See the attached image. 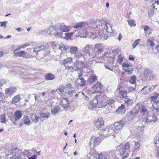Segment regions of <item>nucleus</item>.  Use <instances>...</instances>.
<instances>
[{
    "mask_svg": "<svg viewBox=\"0 0 159 159\" xmlns=\"http://www.w3.org/2000/svg\"><path fill=\"white\" fill-rule=\"evenodd\" d=\"M103 95L102 94L96 95L94 98L93 100L90 102L88 105V108L90 110H93L96 107L98 108H104L107 106L112 107V105L114 103V101L113 100H109L107 103L105 102V100L102 98Z\"/></svg>",
    "mask_w": 159,
    "mask_h": 159,
    "instance_id": "nucleus-1",
    "label": "nucleus"
},
{
    "mask_svg": "<svg viewBox=\"0 0 159 159\" xmlns=\"http://www.w3.org/2000/svg\"><path fill=\"white\" fill-rule=\"evenodd\" d=\"M8 152L9 153L7 154L8 156L9 155H12V156L8 157V159H19L23 153L20 149L17 148H12L11 150H8Z\"/></svg>",
    "mask_w": 159,
    "mask_h": 159,
    "instance_id": "nucleus-2",
    "label": "nucleus"
},
{
    "mask_svg": "<svg viewBox=\"0 0 159 159\" xmlns=\"http://www.w3.org/2000/svg\"><path fill=\"white\" fill-rule=\"evenodd\" d=\"M130 145L127 142L124 144L123 147L120 149V156L122 158L125 159L128 157L130 151Z\"/></svg>",
    "mask_w": 159,
    "mask_h": 159,
    "instance_id": "nucleus-3",
    "label": "nucleus"
},
{
    "mask_svg": "<svg viewBox=\"0 0 159 159\" xmlns=\"http://www.w3.org/2000/svg\"><path fill=\"white\" fill-rule=\"evenodd\" d=\"M104 51V48L102 45V43H97L95 44L94 48V51L96 54L99 55L100 54V57H102L105 58V55L101 56L102 55V52Z\"/></svg>",
    "mask_w": 159,
    "mask_h": 159,
    "instance_id": "nucleus-4",
    "label": "nucleus"
},
{
    "mask_svg": "<svg viewBox=\"0 0 159 159\" xmlns=\"http://www.w3.org/2000/svg\"><path fill=\"white\" fill-rule=\"evenodd\" d=\"M58 31L56 33H54V35L57 37H61L63 35V32H66L69 31V29L67 26L65 25L64 23H62L60 25V29L59 31L58 30L56 31Z\"/></svg>",
    "mask_w": 159,
    "mask_h": 159,
    "instance_id": "nucleus-5",
    "label": "nucleus"
},
{
    "mask_svg": "<svg viewBox=\"0 0 159 159\" xmlns=\"http://www.w3.org/2000/svg\"><path fill=\"white\" fill-rule=\"evenodd\" d=\"M97 21L95 20H94L93 19H90L87 22V26L89 27L92 28H100L101 27L100 25L99 24H97ZM101 27H103V25L101 23Z\"/></svg>",
    "mask_w": 159,
    "mask_h": 159,
    "instance_id": "nucleus-6",
    "label": "nucleus"
},
{
    "mask_svg": "<svg viewBox=\"0 0 159 159\" xmlns=\"http://www.w3.org/2000/svg\"><path fill=\"white\" fill-rule=\"evenodd\" d=\"M22 116V111L20 110L16 111L14 113V117L10 118L11 121L15 123L16 121H18Z\"/></svg>",
    "mask_w": 159,
    "mask_h": 159,
    "instance_id": "nucleus-7",
    "label": "nucleus"
},
{
    "mask_svg": "<svg viewBox=\"0 0 159 159\" xmlns=\"http://www.w3.org/2000/svg\"><path fill=\"white\" fill-rule=\"evenodd\" d=\"M125 124L124 121L123 120H121L120 121L114 123L113 125H111V127L113 128L114 129L118 130L122 129L123 127Z\"/></svg>",
    "mask_w": 159,
    "mask_h": 159,
    "instance_id": "nucleus-8",
    "label": "nucleus"
},
{
    "mask_svg": "<svg viewBox=\"0 0 159 159\" xmlns=\"http://www.w3.org/2000/svg\"><path fill=\"white\" fill-rule=\"evenodd\" d=\"M139 105L138 104L135 106L134 108L130 111L129 116V117L131 119H132L138 113L139 110Z\"/></svg>",
    "mask_w": 159,
    "mask_h": 159,
    "instance_id": "nucleus-9",
    "label": "nucleus"
},
{
    "mask_svg": "<svg viewBox=\"0 0 159 159\" xmlns=\"http://www.w3.org/2000/svg\"><path fill=\"white\" fill-rule=\"evenodd\" d=\"M61 105L66 110H68L70 108L69 101L67 98H63L61 100Z\"/></svg>",
    "mask_w": 159,
    "mask_h": 159,
    "instance_id": "nucleus-10",
    "label": "nucleus"
},
{
    "mask_svg": "<svg viewBox=\"0 0 159 159\" xmlns=\"http://www.w3.org/2000/svg\"><path fill=\"white\" fill-rule=\"evenodd\" d=\"M156 86V85L152 86L151 87H150L148 86H145L142 89L140 92H141L142 94H147L148 93L152 90L154 89Z\"/></svg>",
    "mask_w": 159,
    "mask_h": 159,
    "instance_id": "nucleus-11",
    "label": "nucleus"
},
{
    "mask_svg": "<svg viewBox=\"0 0 159 159\" xmlns=\"http://www.w3.org/2000/svg\"><path fill=\"white\" fill-rule=\"evenodd\" d=\"M101 138L100 137H96L93 136L92 137L90 140V146L93 145V146L96 145V144H98V143L100 142V141Z\"/></svg>",
    "mask_w": 159,
    "mask_h": 159,
    "instance_id": "nucleus-12",
    "label": "nucleus"
},
{
    "mask_svg": "<svg viewBox=\"0 0 159 159\" xmlns=\"http://www.w3.org/2000/svg\"><path fill=\"white\" fill-rule=\"evenodd\" d=\"M14 56L19 57H22L25 58H29L28 54L25 51L22 50L19 52H14Z\"/></svg>",
    "mask_w": 159,
    "mask_h": 159,
    "instance_id": "nucleus-13",
    "label": "nucleus"
},
{
    "mask_svg": "<svg viewBox=\"0 0 159 159\" xmlns=\"http://www.w3.org/2000/svg\"><path fill=\"white\" fill-rule=\"evenodd\" d=\"M156 120V116L154 115H153L152 116H148L146 119V122L148 124L155 122Z\"/></svg>",
    "mask_w": 159,
    "mask_h": 159,
    "instance_id": "nucleus-14",
    "label": "nucleus"
},
{
    "mask_svg": "<svg viewBox=\"0 0 159 159\" xmlns=\"http://www.w3.org/2000/svg\"><path fill=\"white\" fill-rule=\"evenodd\" d=\"M104 121L102 118L97 119L94 123V126L97 128L99 129L104 125Z\"/></svg>",
    "mask_w": 159,
    "mask_h": 159,
    "instance_id": "nucleus-15",
    "label": "nucleus"
},
{
    "mask_svg": "<svg viewBox=\"0 0 159 159\" xmlns=\"http://www.w3.org/2000/svg\"><path fill=\"white\" fill-rule=\"evenodd\" d=\"M90 153L92 156L94 158L96 159L103 158V155L102 153L98 154L96 150L91 151Z\"/></svg>",
    "mask_w": 159,
    "mask_h": 159,
    "instance_id": "nucleus-16",
    "label": "nucleus"
},
{
    "mask_svg": "<svg viewBox=\"0 0 159 159\" xmlns=\"http://www.w3.org/2000/svg\"><path fill=\"white\" fill-rule=\"evenodd\" d=\"M85 84V81L83 78H77L75 82V84L77 86H83Z\"/></svg>",
    "mask_w": 159,
    "mask_h": 159,
    "instance_id": "nucleus-17",
    "label": "nucleus"
},
{
    "mask_svg": "<svg viewBox=\"0 0 159 159\" xmlns=\"http://www.w3.org/2000/svg\"><path fill=\"white\" fill-rule=\"evenodd\" d=\"M140 113L141 115H147L148 113V111L144 106H141L139 108Z\"/></svg>",
    "mask_w": 159,
    "mask_h": 159,
    "instance_id": "nucleus-18",
    "label": "nucleus"
},
{
    "mask_svg": "<svg viewBox=\"0 0 159 159\" xmlns=\"http://www.w3.org/2000/svg\"><path fill=\"white\" fill-rule=\"evenodd\" d=\"M16 88L10 87L5 89V94L10 95L16 92Z\"/></svg>",
    "mask_w": 159,
    "mask_h": 159,
    "instance_id": "nucleus-19",
    "label": "nucleus"
},
{
    "mask_svg": "<svg viewBox=\"0 0 159 159\" xmlns=\"http://www.w3.org/2000/svg\"><path fill=\"white\" fill-rule=\"evenodd\" d=\"M49 30L50 31L48 30H47L46 31L45 30H40L39 32V34H45L47 33H48L49 34H52V31L54 30V28L53 27H51L49 28Z\"/></svg>",
    "mask_w": 159,
    "mask_h": 159,
    "instance_id": "nucleus-20",
    "label": "nucleus"
},
{
    "mask_svg": "<svg viewBox=\"0 0 159 159\" xmlns=\"http://www.w3.org/2000/svg\"><path fill=\"white\" fill-rule=\"evenodd\" d=\"M153 72V71L151 69L148 68H146L144 71L143 76L145 78H147Z\"/></svg>",
    "mask_w": 159,
    "mask_h": 159,
    "instance_id": "nucleus-21",
    "label": "nucleus"
},
{
    "mask_svg": "<svg viewBox=\"0 0 159 159\" xmlns=\"http://www.w3.org/2000/svg\"><path fill=\"white\" fill-rule=\"evenodd\" d=\"M45 78L46 80H54L55 79V77L52 74L49 73L45 75Z\"/></svg>",
    "mask_w": 159,
    "mask_h": 159,
    "instance_id": "nucleus-22",
    "label": "nucleus"
},
{
    "mask_svg": "<svg viewBox=\"0 0 159 159\" xmlns=\"http://www.w3.org/2000/svg\"><path fill=\"white\" fill-rule=\"evenodd\" d=\"M107 131L108 132L107 136H109L110 135L115 136L116 134V131L113 128L111 127V125L109 128H107Z\"/></svg>",
    "mask_w": 159,
    "mask_h": 159,
    "instance_id": "nucleus-23",
    "label": "nucleus"
},
{
    "mask_svg": "<svg viewBox=\"0 0 159 159\" xmlns=\"http://www.w3.org/2000/svg\"><path fill=\"white\" fill-rule=\"evenodd\" d=\"M93 48V46L92 45H86L83 48V51L85 53H89L92 50Z\"/></svg>",
    "mask_w": 159,
    "mask_h": 159,
    "instance_id": "nucleus-24",
    "label": "nucleus"
},
{
    "mask_svg": "<svg viewBox=\"0 0 159 159\" xmlns=\"http://www.w3.org/2000/svg\"><path fill=\"white\" fill-rule=\"evenodd\" d=\"M51 112L53 115H55L59 112L60 110V108L58 106H56L53 107L51 106Z\"/></svg>",
    "mask_w": 159,
    "mask_h": 159,
    "instance_id": "nucleus-25",
    "label": "nucleus"
},
{
    "mask_svg": "<svg viewBox=\"0 0 159 159\" xmlns=\"http://www.w3.org/2000/svg\"><path fill=\"white\" fill-rule=\"evenodd\" d=\"M101 83L97 82L96 85H95L93 87V89H94V92H98L101 91Z\"/></svg>",
    "mask_w": 159,
    "mask_h": 159,
    "instance_id": "nucleus-26",
    "label": "nucleus"
},
{
    "mask_svg": "<svg viewBox=\"0 0 159 159\" xmlns=\"http://www.w3.org/2000/svg\"><path fill=\"white\" fill-rule=\"evenodd\" d=\"M97 80V76L96 75H93L89 77L88 81L90 84H93Z\"/></svg>",
    "mask_w": 159,
    "mask_h": 159,
    "instance_id": "nucleus-27",
    "label": "nucleus"
},
{
    "mask_svg": "<svg viewBox=\"0 0 159 159\" xmlns=\"http://www.w3.org/2000/svg\"><path fill=\"white\" fill-rule=\"evenodd\" d=\"M140 144L138 142H136L134 145V149L133 151V154H135L136 152L138 151V149L140 148Z\"/></svg>",
    "mask_w": 159,
    "mask_h": 159,
    "instance_id": "nucleus-28",
    "label": "nucleus"
},
{
    "mask_svg": "<svg viewBox=\"0 0 159 159\" xmlns=\"http://www.w3.org/2000/svg\"><path fill=\"white\" fill-rule=\"evenodd\" d=\"M103 25L104 26L102 27V28H104L106 29V31L107 32H111L109 30V28L111 29H111L112 26L110 24L105 22L104 24Z\"/></svg>",
    "mask_w": 159,
    "mask_h": 159,
    "instance_id": "nucleus-29",
    "label": "nucleus"
},
{
    "mask_svg": "<svg viewBox=\"0 0 159 159\" xmlns=\"http://www.w3.org/2000/svg\"><path fill=\"white\" fill-rule=\"evenodd\" d=\"M39 115L43 118H48L50 116V113L48 112L46 113L41 112L39 113Z\"/></svg>",
    "mask_w": 159,
    "mask_h": 159,
    "instance_id": "nucleus-30",
    "label": "nucleus"
},
{
    "mask_svg": "<svg viewBox=\"0 0 159 159\" xmlns=\"http://www.w3.org/2000/svg\"><path fill=\"white\" fill-rule=\"evenodd\" d=\"M72 61V58L71 57H67L64 59L62 61V65H65L68 63L71 62Z\"/></svg>",
    "mask_w": 159,
    "mask_h": 159,
    "instance_id": "nucleus-31",
    "label": "nucleus"
},
{
    "mask_svg": "<svg viewBox=\"0 0 159 159\" xmlns=\"http://www.w3.org/2000/svg\"><path fill=\"white\" fill-rule=\"evenodd\" d=\"M20 99V95H17L15 96L12 99V103L13 104H14L16 103H17L19 101Z\"/></svg>",
    "mask_w": 159,
    "mask_h": 159,
    "instance_id": "nucleus-32",
    "label": "nucleus"
},
{
    "mask_svg": "<svg viewBox=\"0 0 159 159\" xmlns=\"http://www.w3.org/2000/svg\"><path fill=\"white\" fill-rule=\"evenodd\" d=\"M65 87L64 85H61L59 88L56 89L57 92L59 94H62V93L64 92Z\"/></svg>",
    "mask_w": 159,
    "mask_h": 159,
    "instance_id": "nucleus-33",
    "label": "nucleus"
},
{
    "mask_svg": "<svg viewBox=\"0 0 159 159\" xmlns=\"http://www.w3.org/2000/svg\"><path fill=\"white\" fill-rule=\"evenodd\" d=\"M108 132L107 131V128H106V129H103L102 130L99 134H100L102 136H104L106 137L108 136Z\"/></svg>",
    "mask_w": 159,
    "mask_h": 159,
    "instance_id": "nucleus-34",
    "label": "nucleus"
},
{
    "mask_svg": "<svg viewBox=\"0 0 159 159\" xmlns=\"http://www.w3.org/2000/svg\"><path fill=\"white\" fill-rule=\"evenodd\" d=\"M31 119L34 122L36 123L39 122V119H41V118L33 115L31 116Z\"/></svg>",
    "mask_w": 159,
    "mask_h": 159,
    "instance_id": "nucleus-35",
    "label": "nucleus"
},
{
    "mask_svg": "<svg viewBox=\"0 0 159 159\" xmlns=\"http://www.w3.org/2000/svg\"><path fill=\"white\" fill-rule=\"evenodd\" d=\"M70 49V52L71 54H75L78 51V48L76 47L71 46Z\"/></svg>",
    "mask_w": 159,
    "mask_h": 159,
    "instance_id": "nucleus-36",
    "label": "nucleus"
},
{
    "mask_svg": "<svg viewBox=\"0 0 159 159\" xmlns=\"http://www.w3.org/2000/svg\"><path fill=\"white\" fill-rule=\"evenodd\" d=\"M73 34V33H66L65 34V36H61V37L64 38L65 39H68L71 37L72 35Z\"/></svg>",
    "mask_w": 159,
    "mask_h": 159,
    "instance_id": "nucleus-37",
    "label": "nucleus"
},
{
    "mask_svg": "<svg viewBox=\"0 0 159 159\" xmlns=\"http://www.w3.org/2000/svg\"><path fill=\"white\" fill-rule=\"evenodd\" d=\"M147 45L149 47L152 48L153 49V47L154 46L155 43L152 40L150 39H148L147 40Z\"/></svg>",
    "mask_w": 159,
    "mask_h": 159,
    "instance_id": "nucleus-38",
    "label": "nucleus"
},
{
    "mask_svg": "<svg viewBox=\"0 0 159 159\" xmlns=\"http://www.w3.org/2000/svg\"><path fill=\"white\" fill-rule=\"evenodd\" d=\"M136 77L135 75H133L130 77L129 82L132 84H135L136 83Z\"/></svg>",
    "mask_w": 159,
    "mask_h": 159,
    "instance_id": "nucleus-39",
    "label": "nucleus"
},
{
    "mask_svg": "<svg viewBox=\"0 0 159 159\" xmlns=\"http://www.w3.org/2000/svg\"><path fill=\"white\" fill-rule=\"evenodd\" d=\"M22 121L25 124L27 125H29L30 124V121L27 116H26L23 118Z\"/></svg>",
    "mask_w": 159,
    "mask_h": 159,
    "instance_id": "nucleus-40",
    "label": "nucleus"
},
{
    "mask_svg": "<svg viewBox=\"0 0 159 159\" xmlns=\"http://www.w3.org/2000/svg\"><path fill=\"white\" fill-rule=\"evenodd\" d=\"M87 24V23L84 24V22H78L76 23V24H75L74 26V27L75 28H78L79 27H80L82 26L83 25V26H85L86 25H86Z\"/></svg>",
    "mask_w": 159,
    "mask_h": 159,
    "instance_id": "nucleus-41",
    "label": "nucleus"
},
{
    "mask_svg": "<svg viewBox=\"0 0 159 159\" xmlns=\"http://www.w3.org/2000/svg\"><path fill=\"white\" fill-rule=\"evenodd\" d=\"M125 102L127 106H129L133 104V101L132 100L128 98H126L125 100Z\"/></svg>",
    "mask_w": 159,
    "mask_h": 159,
    "instance_id": "nucleus-42",
    "label": "nucleus"
},
{
    "mask_svg": "<svg viewBox=\"0 0 159 159\" xmlns=\"http://www.w3.org/2000/svg\"><path fill=\"white\" fill-rule=\"evenodd\" d=\"M152 102H153L152 103V104L153 106V109L154 107H159V98H158L157 100L154 101Z\"/></svg>",
    "mask_w": 159,
    "mask_h": 159,
    "instance_id": "nucleus-43",
    "label": "nucleus"
},
{
    "mask_svg": "<svg viewBox=\"0 0 159 159\" xmlns=\"http://www.w3.org/2000/svg\"><path fill=\"white\" fill-rule=\"evenodd\" d=\"M124 70L125 71L128 72V74H132L133 73V69L130 67L125 68Z\"/></svg>",
    "mask_w": 159,
    "mask_h": 159,
    "instance_id": "nucleus-44",
    "label": "nucleus"
},
{
    "mask_svg": "<svg viewBox=\"0 0 159 159\" xmlns=\"http://www.w3.org/2000/svg\"><path fill=\"white\" fill-rule=\"evenodd\" d=\"M84 32L86 33V35L85 36H83V37H87V35H88L89 34L90 35L92 34V36H91V37L93 38H95L96 37V35L94 33H93L92 32H89V33L87 32V31H84Z\"/></svg>",
    "mask_w": 159,
    "mask_h": 159,
    "instance_id": "nucleus-45",
    "label": "nucleus"
},
{
    "mask_svg": "<svg viewBox=\"0 0 159 159\" xmlns=\"http://www.w3.org/2000/svg\"><path fill=\"white\" fill-rule=\"evenodd\" d=\"M119 93L122 95V97L125 99L126 98H127V97L128 96H127V92L126 91L120 90Z\"/></svg>",
    "mask_w": 159,
    "mask_h": 159,
    "instance_id": "nucleus-46",
    "label": "nucleus"
},
{
    "mask_svg": "<svg viewBox=\"0 0 159 159\" xmlns=\"http://www.w3.org/2000/svg\"><path fill=\"white\" fill-rule=\"evenodd\" d=\"M78 62H78V61H76L74 63L73 66L75 68H76L75 69V70L76 71H77L78 70H80V68L79 67H78V66L79 65L78 63H79Z\"/></svg>",
    "mask_w": 159,
    "mask_h": 159,
    "instance_id": "nucleus-47",
    "label": "nucleus"
},
{
    "mask_svg": "<svg viewBox=\"0 0 159 159\" xmlns=\"http://www.w3.org/2000/svg\"><path fill=\"white\" fill-rule=\"evenodd\" d=\"M153 142L156 147L159 148V137H156L153 140Z\"/></svg>",
    "mask_w": 159,
    "mask_h": 159,
    "instance_id": "nucleus-48",
    "label": "nucleus"
},
{
    "mask_svg": "<svg viewBox=\"0 0 159 159\" xmlns=\"http://www.w3.org/2000/svg\"><path fill=\"white\" fill-rule=\"evenodd\" d=\"M141 39H138L137 40H135L134 42L132 43V47L133 48H135L136 46L139 43Z\"/></svg>",
    "mask_w": 159,
    "mask_h": 159,
    "instance_id": "nucleus-49",
    "label": "nucleus"
},
{
    "mask_svg": "<svg viewBox=\"0 0 159 159\" xmlns=\"http://www.w3.org/2000/svg\"><path fill=\"white\" fill-rule=\"evenodd\" d=\"M86 72L90 75H93L94 73V71L92 68L91 67L87 69Z\"/></svg>",
    "mask_w": 159,
    "mask_h": 159,
    "instance_id": "nucleus-50",
    "label": "nucleus"
},
{
    "mask_svg": "<svg viewBox=\"0 0 159 159\" xmlns=\"http://www.w3.org/2000/svg\"><path fill=\"white\" fill-rule=\"evenodd\" d=\"M158 97V94L157 93H154L153 95L151 96L150 99L152 101L155 100Z\"/></svg>",
    "mask_w": 159,
    "mask_h": 159,
    "instance_id": "nucleus-51",
    "label": "nucleus"
},
{
    "mask_svg": "<svg viewBox=\"0 0 159 159\" xmlns=\"http://www.w3.org/2000/svg\"><path fill=\"white\" fill-rule=\"evenodd\" d=\"M0 120L2 123H5L6 122L5 115H1L0 117Z\"/></svg>",
    "mask_w": 159,
    "mask_h": 159,
    "instance_id": "nucleus-52",
    "label": "nucleus"
},
{
    "mask_svg": "<svg viewBox=\"0 0 159 159\" xmlns=\"http://www.w3.org/2000/svg\"><path fill=\"white\" fill-rule=\"evenodd\" d=\"M155 13L153 8L150 9L148 11V14L150 17L152 16Z\"/></svg>",
    "mask_w": 159,
    "mask_h": 159,
    "instance_id": "nucleus-53",
    "label": "nucleus"
},
{
    "mask_svg": "<svg viewBox=\"0 0 159 159\" xmlns=\"http://www.w3.org/2000/svg\"><path fill=\"white\" fill-rule=\"evenodd\" d=\"M143 28L144 29V32L146 34H148L147 33V31L150 30V28L148 26L146 25H143ZM148 34L149 33H148Z\"/></svg>",
    "mask_w": 159,
    "mask_h": 159,
    "instance_id": "nucleus-54",
    "label": "nucleus"
},
{
    "mask_svg": "<svg viewBox=\"0 0 159 159\" xmlns=\"http://www.w3.org/2000/svg\"><path fill=\"white\" fill-rule=\"evenodd\" d=\"M125 105H124L122 104L121 106L120 107L118 108L117 110V111L118 112H119L121 110V111H122V110H124L125 108Z\"/></svg>",
    "mask_w": 159,
    "mask_h": 159,
    "instance_id": "nucleus-55",
    "label": "nucleus"
},
{
    "mask_svg": "<svg viewBox=\"0 0 159 159\" xmlns=\"http://www.w3.org/2000/svg\"><path fill=\"white\" fill-rule=\"evenodd\" d=\"M6 82V80L4 79H0V87H1Z\"/></svg>",
    "mask_w": 159,
    "mask_h": 159,
    "instance_id": "nucleus-56",
    "label": "nucleus"
},
{
    "mask_svg": "<svg viewBox=\"0 0 159 159\" xmlns=\"http://www.w3.org/2000/svg\"><path fill=\"white\" fill-rule=\"evenodd\" d=\"M59 49L62 51L66 50L68 49V48L63 45L62 46H59Z\"/></svg>",
    "mask_w": 159,
    "mask_h": 159,
    "instance_id": "nucleus-57",
    "label": "nucleus"
},
{
    "mask_svg": "<svg viewBox=\"0 0 159 159\" xmlns=\"http://www.w3.org/2000/svg\"><path fill=\"white\" fill-rule=\"evenodd\" d=\"M7 21H4L3 22H0V26L1 27L4 26V28H6L7 27Z\"/></svg>",
    "mask_w": 159,
    "mask_h": 159,
    "instance_id": "nucleus-58",
    "label": "nucleus"
},
{
    "mask_svg": "<svg viewBox=\"0 0 159 159\" xmlns=\"http://www.w3.org/2000/svg\"><path fill=\"white\" fill-rule=\"evenodd\" d=\"M129 92H133L135 91V88L131 86L129 87L128 88Z\"/></svg>",
    "mask_w": 159,
    "mask_h": 159,
    "instance_id": "nucleus-59",
    "label": "nucleus"
},
{
    "mask_svg": "<svg viewBox=\"0 0 159 159\" xmlns=\"http://www.w3.org/2000/svg\"><path fill=\"white\" fill-rule=\"evenodd\" d=\"M130 65L129 64L127 63H123L122 66L123 67V69H124L125 68H128L130 66Z\"/></svg>",
    "mask_w": 159,
    "mask_h": 159,
    "instance_id": "nucleus-60",
    "label": "nucleus"
},
{
    "mask_svg": "<svg viewBox=\"0 0 159 159\" xmlns=\"http://www.w3.org/2000/svg\"><path fill=\"white\" fill-rule=\"evenodd\" d=\"M123 58L120 55H119L118 56L117 61L118 62H121L123 61Z\"/></svg>",
    "mask_w": 159,
    "mask_h": 159,
    "instance_id": "nucleus-61",
    "label": "nucleus"
},
{
    "mask_svg": "<svg viewBox=\"0 0 159 159\" xmlns=\"http://www.w3.org/2000/svg\"><path fill=\"white\" fill-rule=\"evenodd\" d=\"M67 69L69 70V71L73 72L75 69L72 66H68L67 67Z\"/></svg>",
    "mask_w": 159,
    "mask_h": 159,
    "instance_id": "nucleus-62",
    "label": "nucleus"
},
{
    "mask_svg": "<svg viewBox=\"0 0 159 159\" xmlns=\"http://www.w3.org/2000/svg\"><path fill=\"white\" fill-rule=\"evenodd\" d=\"M66 87L69 89H72L73 88V86L70 83H68L66 85Z\"/></svg>",
    "mask_w": 159,
    "mask_h": 159,
    "instance_id": "nucleus-63",
    "label": "nucleus"
},
{
    "mask_svg": "<svg viewBox=\"0 0 159 159\" xmlns=\"http://www.w3.org/2000/svg\"><path fill=\"white\" fill-rule=\"evenodd\" d=\"M105 67L106 68L111 70L112 71H113V69L111 68L112 66L108 65H105Z\"/></svg>",
    "mask_w": 159,
    "mask_h": 159,
    "instance_id": "nucleus-64",
    "label": "nucleus"
}]
</instances>
